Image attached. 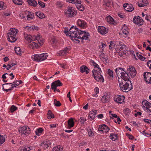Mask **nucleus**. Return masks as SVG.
Segmentation results:
<instances>
[{
  "instance_id": "1",
  "label": "nucleus",
  "mask_w": 151,
  "mask_h": 151,
  "mask_svg": "<svg viewBox=\"0 0 151 151\" xmlns=\"http://www.w3.org/2000/svg\"><path fill=\"white\" fill-rule=\"evenodd\" d=\"M90 63L94 66L95 68H96L97 69L96 70L93 69L92 71L94 78L97 81H102L103 82L104 81V79L102 75L100 74L101 73V70L99 65L93 60H91Z\"/></svg>"
},
{
  "instance_id": "2",
  "label": "nucleus",
  "mask_w": 151,
  "mask_h": 151,
  "mask_svg": "<svg viewBox=\"0 0 151 151\" xmlns=\"http://www.w3.org/2000/svg\"><path fill=\"white\" fill-rule=\"evenodd\" d=\"M67 35H69L71 38H76L77 39H81L82 40H88V37L90 36L88 32L81 31V30L73 31V32L68 33Z\"/></svg>"
},
{
  "instance_id": "3",
  "label": "nucleus",
  "mask_w": 151,
  "mask_h": 151,
  "mask_svg": "<svg viewBox=\"0 0 151 151\" xmlns=\"http://www.w3.org/2000/svg\"><path fill=\"white\" fill-rule=\"evenodd\" d=\"M119 86L123 92H127L132 88L131 85L129 86L128 83L129 81H125L119 79Z\"/></svg>"
},
{
  "instance_id": "4",
  "label": "nucleus",
  "mask_w": 151,
  "mask_h": 151,
  "mask_svg": "<svg viewBox=\"0 0 151 151\" xmlns=\"http://www.w3.org/2000/svg\"><path fill=\"white\" fill-rule=\"evenodd\" d=\"M48 56L47 53L35 54L32 56V58L33 60L37 61H42L45 60Z\"/></svg>"
},
{
  "instance_id": "5",
  "label": "nucleus",
  "mask_w": 151,
  "mask_h": 151,
  "mask_svg": "<svg viewBox=\"0 0 151 151\" xmlns=\"http://www.w3.org/2000/svg\"><path fill=\"white\" fill-rule=\"evenodd\" d=\"M65 16L68 17H73L76 14V12L72 7H68L65 12Z\"/></svg>"
},
{
  "instance_id": "6",
  "label": "nucleus",
  "mask_w": 151,
  "mask_h": 151,
  "mask_svg": "<svg viewBox=\"0 0 151 151\" xmlns=\"http://www.w3.org/2000/svg\"><path fill=\"white\" fill-rule=\"evenodd\" d=\"M19 129V133L22 135L27 136L30 133V128L27 126L20 127Z\"/></svg>"
},
{
  "instance_id": "7",
  "label": "nucleus",
  "mask_w": 151,
  "mask_h": 151,
  "mask_svg": "<svg viewBox=\"0 0 151 151\" xmlns=\"http://www.w3.org/2000/svg\"><path fill=\"white\" fill-rule=\"evenodd\" d=\"M120 46L118 52L119 55L121 57L123 56L124 55H126V53L127 52L126 46L124 45H120Z\"/></svg>"
},
{
  "instance_id": "8",
  "label": "nucleus",
  "mask_w": 151,
  "mask_h": 151,
  "mask_svg": "<svg viewBox=\"0 0 151 151\" xmlns=\"http://www.w3.org/2000/svg\"><path fill=\"white\" fill-rule=\"evenodd\" d=\"M133 20L134 23L139 25H142L144 22L143 19L139 16L137 17H134L133 19Z\"/></svg>"
},
{
  "instance_id": "9",
  "label": "nucleus",
  "mask_w": 151,
  "mask_h": 151,
  "mask_svg": "<svg viewBox=\"0 0 151 151\" xmlns=\"http://www.w3.org/2000/svg\"><path fill=\"white\" fill-rule=\"evenodd\" d=\"M32 38H33L32 41H35L36 40L37 42H38L40 45H41L43 43L44 40L42 37H40L39 34H37L36 36H32Z\"/></svg>"
},
{
  "instance_id": "10",
  "label": "nucleus",
  "mask_w": 151,
  "mask_h": 151,
  "mask_svg": "<svg viewBox=\"0 0 151 151\" xmlns=\"http://www.w3.org/2000/svg\"><path fill=\"white\" fill-rule=\"evenodd\" d=\"M142 104L143 108L145 107L147 111L151 112V103L147 100H145L142 101Z\"/></svg>"
},
{
  "instance_id": "11",
  "label": "nucleus",
  "mask_w": 151,
  "mask_h": 151,
  "mask_svg": "<svg viewBox=\"0 0 151 151\" xmlns=\"http://www.w3.org/2000/svg\"><path fill=\"white\" fill-rule=\"evenodd\" d=\"M123 7L125 10L128 12H131L134 10V8L131 4H129L127 3L124 4Z\"/></svg>"
},
{
  "instance_id": "12",
  "label": "nucleus",
  "mask_w": 151,
  "mask_h": 151,
  "mask_svg": "<svg viewBox=\"0 0 151 151\" xmlns=\"http://www.w3.org/2000/svg\"><path fill=\"white\" fill-rule=\"evenodd\" d=\"M109 128L105 124H104L100 126L98 128V130L104 132H108L109 130Z\"/></svg>"
},
{
  "instance_id": "13",
  "label": "nucleus",
  "mask_w": 151,
  "mask_h": 151,
  "mask_svg": "<svg viewBox=\"0 0 151 151\" xmlns=\"http://www.w3.org/2000/svg\"><path fill=\"white\" fill-rule=\"evenodd\" d=\"M78 25L82 28L86 27L87 24L86 22L83 20L78 19L77 22Z\"/></svg>"
},
{
  "instance_id": "14",
  "label": "nucleus",
  "mask_w": 151,
  "mask_h": 151,
  "mask_svg": "<svg viewBox=\"0 0 151 151\" xmlns=\"http://www.w3.org/2000/svg\"><path fill=\"white\" fill-rule=\"evenodd\" d=\"M41 46L39 44H38L37 42H33L32 43H30L29 45V47L33 49L38 48Z\"/></svg>"
},
{
  "instance_id": "15",
  "label": "nucleus",
  "mask_w": 151,
  "mask_h": 151,
  "mask_svg": "<svg viewBox=\"0 0 151 151\" xmlns=\"http://www.w3.org/2000/svg\"><path fill=\"white\" fill-rule=\"evenodd\" d=\"M128 73L129 72L131 76L132 77L135 76L136 74V71L135 68L133 67L129 68L128 69Z\"/></svg>"
},
{
  "instance_id": "16",
  "label": "nucleus",
  "mask_w": 151,
  "mask_h": 151,
  "mask_svg": "<svg viewBox=\"0 0 151 151\" xmlns=\"http://www.w3.org/2000/svg\"><path fill=\"white\" fill-rule=\"evenodd\" d=\"M12 83H6L3 84V90L7 92L11 90L12 89L10 87V84Z\"/></svg>"
},
{
  "instance_id": "17",
  "label": "nucleus",
  "mask_w": 151,
  "mask_h": 151,
  "mask_svg": "<svg viewBox=\"0 0 151 151\" xmlns=\"http://www.w3.org/2000/svg\"><path fill=\"white\" fill-rule=\"evenodd\" d=\"M98 30L99 32L102 35L105 34L107 32L106 28L103 26H99Z\"/></svg>"
},
{
  "instance_id": "18",
  "label": "nucleus",
  "mask_w": 151,
  "mask_h": 151,
  "mask_svg": "<svg viewBox=\"0 0 151 151\" xmlns=\"http://www.w3.org/2000/svg\"><path fill=\"white\" fill-rule=\"evenodd\" d=\"M97 114V111L94 110L90 111L89 113L88 117L91 120H93L95 118Z\"/></svg>"
},
{
  "instance_id": "19",
  "label": "nucleus",
  "mask_w": 151,
  "mask_h": 151,
  "mask_svg": "<svg viewBox=\"0 0 151 151\" xmlns=\"http://www.w3.org/2000/svg\"><path fill=\"white\" fill-rule=\"evenodd\" d=\"M80 71L82 73L85 72L86 74H88L89 73V70L86 65H82L80 68Z\"/></svg>"
},
{
  "instance_id": "20",
  "label": "nucleus",
  "mask_w": 151,
  "mask_h": 151,
  "mask_svg": "<svg viewBox=\"0 0 151 151\" xmlns=\"http://www.w3.org/2000/svg\"><path fill=\"white\" fill-rule=\"evenodd\" d=\"M137 3L138 6L142 7L147 6L149 3L147 0H142V1H140Z\"/></svg>"
},
{
  "instance_id": "21",
  "label": "nucleus",
  "mask_w": 151,
  "mask_h": 151,
  "mask_svg": "<svg viewBox=\"0 0 151 151\" xmlns=\"http://www.w3.org/2000/svg\"><path fill=\"white\" fill-rule=\"evenodd\" d=\"M109 96L107 94H105L102 97L101 101L103 103H107L109 101Z\"/></svg>"
},
{
  "instance_id": "22",
  "label": "nucleus",
  "mask_w": 151,
  "mask_h": 151,
  "mask_svg": "<svg viewBox=\"0 0 151 151\" xmlns=\"http://www.w3.org/2000/svg\"><path fill=\"white\" fill-rule=\"evenodd\" d=\"M123 79V80L125 81H129V77L128 74L125 71L123 72L120 76Z\"/></svg>"
},
{
  "instance_id": "23",
  "label": "nucleus",
  "mask_w": 151,
  "mask_h": 151,
  "mask_svg": "<svg viewBox=\"0 0 151 151\" xmlns=\"http://www.w3.org/2000/svg\"><path fill=\"white\" fill-rule=\"evenodd\" d=\"M125 97L124 96H119L115 99L114 101L116 102L121 104L124 101Z\"/></svg>"
},
{
  "instance_id": "24",
  "label": "nucleus",
  "mask_w": 151,
  "mask_h": 151,
  "mask_svg": "<svg viewBox=\"0 0 151 151\" xmlns=\"http://www.w3.org/2000/svg\"><path fill=\"white\" fill-rule=\"evenodd\" d=\"M68 125L67 128L70 129L71 128L73 127L74 125V122L73 121L72 118H70L68 120Z\"/></svg>"
},
{
  "instance_id": "25",
  "label": "nucleus",
  "mask_w": 151,
  "mask_h": 151,
  "mask_svg": "<svg viewBox=\"0 0 151 151\" xmlns=\"http://www.w3.org/2000/svg\"><path fill=\"white\" fill-rule=\"evenodd\" d=\"M33 149V147H27V148L21 146L18 150L17 151H29Z\"/></svg>"
},
{
  "instance_id": "26",
  "label": "nucleus",
  "mask_w": 151,
  "mask_h": 151,
  "mask_svg": "<svg viewBox=\"0 0 151 151\" xmlns=\"http://www.w3.org/2000/svg\"><path fill=\"white\" fill-rule=\"evenodd\" d=\"M79 30H79L76 27L73 26L71 27L69 31H64V33L66 34V35H67L68 34V33H69L73 32V31L74 32L76 31H79Z\"/></svg>"
},
{
  "instance_id": "27",
  "label": "nucleus",
  "mask_w": 151,
  "mask_h": 151,
  "mask_svg": "<svg viewBox=\"0 0 151 151\" xmlns=\"http://www.w3.org/2000/svg\"><path fill=\"white\" fill-rule=\"evenodd\" d=\"M27 2L29 5L35 7L37 5V3L35 0H27Z\"/></svg>"
},
{
  "instance_id": "28",
  "label": "nucleus",
  "mask_w": 151,
  "mask_h": 151,
  "mask_svg": "<svg viewBox=\"0 0 151 151\" xmlns=\"http://www.w3.org/2000/svg\"><path fill=\"white\" fill-rule=\"evenodd\" d=\"M15 36L13 35H7V40L11 42H14L17 40V39L15 38Z\"/></svg>"
},
{
  "instance_id": "29",
  "label": "nucleus",
  "mask_w": 151,
  "mask_h": 151,
  "mask_svg": "<svg viewBox=\"0 0 151 151\" xmlns=\"http://www.w3.org/2000/svg\"><path fill=\"white\" fill-rule=\"evenodd\" d=\"M18 31L17 29H11L10 32L7 33L8 35H13L16 36V34L18 32Z\"/></svg>"
},
{
  "instance_id": "30",
  "label": "nucleus",
  "mask_w": 151,
  "mask_h": 151,
  "mask_svg": "<svg viewBox=\"0 0 151 151\" xmlns=\"http://www.w3.org/2000/svg\"><path fill=\"white\" fill-rule=\"evenodd\" d=\"M124 71V69L121 68H116L115 70V71L118 76L121 75Z\"/></svg>"
},
{
  "instance_id": "31",
  "label": "nucleus",
  "mask_w": 151,
  "mask_h": 151,
  "mask_svg": "<svg viewBox=\"0 0 151 151\" xmlns=\"http://www.w3.org/2000/svg\"><path fill=\"white\" fill-rule=\"evenodd\" d=\"M144 78L147 82L150 78H151V73L149 72H146L144 73Z\"/></svg>"
},
{
  "instance_id": "32",
  "label": "nucleus",
  "mask_w": 151,
  "mask_h": 151,
  "mask_svg": "<svg viewBox=\"0 0 151 151\" xmlns=\"http://www.w3.org/2000/svg\"><path fill=\"white\" fill-rule=\"evenodd\" d=\"M51 143L50 141L42 143L41 145V146L43 147L44 149H45L46 148L49 147Z\"/></svg>"
},
{
  "instance_id": "33",
  "label": "nucleus",
  "mask_w": 151,
  "mask_h": 151,
  "mask_svg": "<svg viewBox=\"0 0 151 151\" xmlns=\"http://www.w3.org/2000/svg\"><path fill=\"white\" fill-rule=\"evenodd\" d=\"M68 50V48H65L64 50L60 51L57 54V55L60 56H63L65 55L67 52Z\"/></svg>"
},
{
  "instance_id": "34",
  "label": "nucleus",
  "mask_w": 151,
  "mask_h": 151,
  "mask_svg": "<svg viewBox=\"0 0 151 151\" xmlns=\"http://www.w3.org/2000/svg\"><path fill=\"white\" fill-rule=\"evenodd\" d=\"M36 14L39 18L40 19L44 18L45 17V14L41 12L40 11L37 12L36 13Z\"/></svg>"
},
{
  "instance_id": "35",
  "label": "nucleus",
  "mask_w": 151,
  "mask_h": 151,
  "mask_svg": "<svg viewBox=\"0 0 151 151\" xmlns=\"http://www.w3.org/2000/svg\"><path fill=\"white\" fill-rule=\"evenodd\" d=\"M106 20L108 23L111 24H113L114 23V21L113 19L110 16H108L107 17Z\"/></svg>"
},
{
  "instance_id": "36",
  "label": "nucleus",
  "mask_w": 151,
  "mask_h": 151,
  "mask_svg": "<svg viewBox=\"0 0 151 151\" xmlns=\"http://www.w3.org/2000/svg\"><path fill=\"white\" fill-rule=\"evenodd\" d=\"M28 14L26 16V18L27 20H30L34 17V14L29 12H28Z\"/></svg>"
},
{
  "instance_id": "37",
  "label": "nucleus",
  "mask_w": 151,
  "mask_h": 151,
  "mask_svg": "<svg viewBox=\"0 0 151 151\" xmlns=\"http://www.w3.org/2000/svg\"><path fill=\"white\" fill-rule=\"evenodd\" d=\"M63 148L61 146L58 145L54 147L52 151H63Z\"/></svg>"
},
{
  "instance_id": "38",
  "label": "nucleus",
  "mask_w": 151,
  "mask_h": 151,
  "mask_svg": "<svg viewBox=\"0 0 151 151\" xmlns=\"http://www.w3.org/2000/svg\"><path fill=\"white\" fill-rule=\"evenodd\" d=\"M54 117V115L52 113L51 111L49 110L48 112L47 115V117L49 119H51V118H53Z\"/></svg>"
},
{
  "instance_id": "39",
  "label": "nucleus",
  "mask_w": 151,
  "mask_h": 151,
  "mask_svg": "<svg viewBox=\"0 0 151 151\" xmlns=\"http://www.w3.org/2000/svg\"><path fill=\"white\" fill-rule=\"evenodd\" d=\"M76 6L78 9L81 11H82L84 9L83 6L81 4V3L76 5Z\"/></svg>"
},
{
  "instance_id": "40",
  "label": "nucleus",
  "mask_w": 151,
  "mask_h": 151,
  "mask_svg": "<svg viewBox=\"0 0 151 151\" xmlns=\"http://www.w3.org/2000/svg\"><path fill=\"white\" fill-rule=\"evenodd\" d=\"M52 83H54L55 84L54 86H55L56 87L58 86H62V83L59 80H57L53 82Z\"/></svg>"
},
{
  "instance_id": "41",
  "label": "nucleus",
  "mask_w": 151,
  "mask_h": 151,
  "mask_svg": "<svg viewBox=\"0 0 151 151\" xmlns=\"http://www.w3.org/2000/svg\"><path fill=\"white\" fill-rule=\"evenodd\" d=\"M25 39L28 42L30 43L31 42L33 38H32V36L30 35H27L25 37Z\"/></svg>"
},
{
  "instance_id": "42",
  "label": "nucleus",
  "mask_w": 151,
  "mask_h": 151,
  "mask_svg": "<svg viewBox=\"0 0 151 151\" xmlns=\"http://www.w3.org/2000/svg\"><path fill=\"white\" fill-rule=\"evenodd\" d=\"M13 1L15 4L19 5H22L23 3L22 0H13Z\"/></svg>"
},
{
  "instance_id": "43",
  "label": "nucleus",
  "mask_w": 151,
  "mask_h": 151,
  "mask_svg": "<svg viewBox=\"0 0 151 151\" xmlns=\"http://www.w3.org/2000/svg\"><path fill=\"white\" fill-rule=\"evenodd\" d=\"M108 73L110 76L109 78L110 79L112 80L113 79L114 75L112 71L109 69L108 70Z\"/></svg>"
},
{
  "instance_id": "44",
  "label": "nucleus",
  "mask_w": 151,
  "mask_h": 151,
  "mask_svg": "<svg viewBox=\"0 0 151 151\" xmlns=\"http://www.w3.org/2000/svg\"><path fill=\"white\" fill-rule=\"evenodd\" d=\"M111 5V2L109 0H104L103 5L109 7Z\"/></svg>"
},
{
  "instance_id": "45",
  "label": "nucleus",
  "mask_w": 151,
  "mask_h": 151,
  "mask_svg": "<svg viewBox=\"0 0 151 151\" xmlns=\"http://www.w3.org/2000/svg\"><path fill=\"white\" fill-rule=\"evenodd\" d=\"M15 51L18 55H20L21 54V49L19 47H15Z\"/></svg>"
},
{
  "instance_id": "46",
  "label": "nucleus",
  "mask_w": 151,
  "mask_h": 151,
  "mask_svg": "<svg viewBox=\"0 0 151 151\" xmlns=\"http://www.w3.org/2000/svg\"><path fill=\"white\" fill-rule=\"evenodd\" d=\"M54 104L56 106H60L61 105V104L59 101H58L56 99L54 100Z\"/></svg>"
},
{
  "instance_id": "47",
  "label": "nucleus",
  "mask_w": 151,
  "mask_h": 151,
  "mask_svg": "<svg viewBox=\"0 0 151 151\" xmlns=\"http://www.w3.org/2000/svg\"><path fill=\"white\" fill-rule=\"evenodd\" d=\"M100 58L101 59H103L104 60H105L106 63H107V59L106 58L104 55V54L103 53H101V54L100 55Z\"/></svg>"
},
{
  "instance_id": "48",
  "label": "nucleus",
  "mask_w": 151,
  "mask_h": 151,
  "mask_svg": "<svg viewBox=\"0 0 151 151\" xmlns=\"http://www.w3.org/2000/svg\"><path fill=\"white\" fill-rule=\"evenodd\" d=\"M110 136L111 137L110 138L112 140H115L117 138V134L114 135L113 134H111L110 135Z\"/></svg>"
},
{
  "instance_id": "49",
  "label": "nucleus",
  "mask_w": 151,
  "mask_h": 151,
  "mask_svg": "<svg viewBox=\"0 0 151 151\" xmlns=\"http://www.w3.org/2000/svg\"><path fill=\"white\" fill-rule=\"evenodd\" d=\"M5 140V138L3 136L0 135V145L3 144Z\"/></svg>"
},
{
  "instance_id": "50",
  "label": "nucleus",
  "mask_w": 151,
  "mask_h": 151,
  "mask_svg": "<svg viewBox=\"0 0 151 151\" xmlns=\"http://www.w3.org/2000/svg\"><path fill=\"white\" fill-rule=\"evenodd\" d=\"M43 130V129L41 128L37 129V130L35 131L36 134L37 135H39V133H42Z\"/></svg>"
},
{
  "instance_id": "51",
  "label": "nucleus",
  "mask_w": 151,
  "mask_h": 151,
  "mask_svg": "<svg viewBox=\"0 0 151 151\" xmlns=\"http://www.w3.org/2000/svg\"><path fill=\"white\" fill-rule=\"evenodd\" d=\"M17 109V107L15 106L12 105L10 108V111L11 112H13L15 111Z\"/></svg>"
},
{
  "instance_id": "52",
  "label": "nucleus",
  "mask_w": 151,
  "mask_h": 151,
  "mask_svg": "<svg viewBox=\"0 0 151 151\" xmlns=\"http://www.w3.org/2000/svg\"><path fill=\"white\" fill-rule=\"evenodd\" d=\"M38 3L40 6L42 8H44L45 7V5L44 3L40 1H38Z\"/></svg>"
},
{
  "instance_id": "53",
  "label": "nucleus",
  "mask_w": 151,
  "mask_h": 151,
  "mask_svg": "<svg viewBox=\"0 0 151 151\" xmlns=\"http://www.w3.org/2000/svg\"><path fill=\"white\" fill-rule=\"evenodd\" d=\"M5 6L4 5V3L2 1H0V9H5Z\"/></svg>"
},
{
  "instance_id": "54",
  "label": "nucleus",
  "mask_w": 151,
  "mask_h": 151,
  "mask_svg": "<svg viewBox=\"0 0 151 151\" xmlns=\"http://www.w3.org/2000/svg\"><path fill=\"white\" fill-rule=\"evenodd\" d=\"M86 121V119L83 117H81L80 119V122L81 124H83L85 121Z\"/></svg>"
},
{
  "instance_id": "55",
  "label": "nucleus",
  "mask_w": 151,
  "mask_h": 151,
  "mask_svg": "<svg viewBox=\"0 0 151 151\" xmlns=\"http://www.w3.org/2000/svg\"><path fill=\"white\" fill-rule=\"evenodd\" d=\"M16 65V63H12L11 64H8L7 65V66H9V67L6 68V69L7 70H9L11 67H13L14 66Z\"/></svg>"
},
{
  "instance_id": "56",
  "label": "nucleus",
  "mask_w": 151,
  "mask_h": 151,
  "mask_svg": "<svg viewBox=\"0 0 151 151\" xmlns=\"http://www.w3.org/2000/svg\"><path fill=\"white\" fill-rule=\"evenodd\" d=\"M19 85V84L17 83V82H16V83L12 84L11 86V88L12 89L14 87L17 86Z\"/></svg>"
},
{
  "instance_id": "57",
  "label": "nucleus",
  "mask_w": 151,
  "mask_h": 151,
  "mask_svg": "<svg viewBox=\"0 0 151 151\" xmlns=\"http://www.w3.org/2000/svg\"><path fill=\"white\" fill-rule=\"evenodd\" d=\"M81 0H73V4L76 5H78V4H80L81 3Z\"/></svg>"
},
{
  "instance_id": "58",
  "label": "nucleus",
  "mask_w": 151,
  "mask_h": 151,
  "mask_svg": "<svg viewBox=\"0 0 151 151\" xmlns=\"http://www.w3.org/2000/svg\"><path fill=\"white\" fill-rule=\"evenodd\" d=\"M55 84L54 83H52L51 86V88L52 89L54 90V92L55 91H56L57 87L55 86H54Z\"/></svg>"
},
{
  "instance_id": "59",
  "label": "nucleus",
  "mask_w": 151,
  "mask_h": 151,
  "mask_svg": "<svg viewBox=\"0 0 151 151\" xmlns=\"http://www.w3.org/2000/svg\"><path fill=\"white\" fill-rule=\"evenodd\" d=\"M20 17L24 19L25 20H27L26 18V15L25 14H20Z\"/></svg>"
},
{
  "instance_id": "60",
  "label": "nucleus",
  "mask_w": 151,
  "mask_h": 151,
  "mask_svg": "<svg viewBox=\"0 0 151 151\" xmlns=\"http://www.w3.org/2000/svg\"><path fill=\"white\" fill-rule=\"evenodd\" d=\"M126 135L129 138V139L132 140L133 139L134 137L132 135H131L127 133H126Z\"/></svg>"
},
{
  "instance_id": "61",
  "label": "nucleus",
  "mask_w": 151,
  "mask_h": 151,
  "mask_svg": "<svg viewBox=\"0 0 151 151\" xmlns=\"http://www.w3.org/2000/svg\"><path fill=\"white\" fill-rule=\"evenodd\" d=\"M30 28H32V30H34L35 29L37 30L38 29V27L35 25H32L31 26V27H30Z\"/></svg>"
},
{
  "instance_id": "62",
  "label": "nucleus",
  "mask_w": 151,
  "mask_h": 151,
  "mask_svg": "<svg viewBox=\"0 0 151 151\" xmlns=\"http://www.w3.org/2000/svg\"><path fill=\"white\" fill-rule=\"evenodd\" d=\"M30 27H31V26L29 27V26H26L25 27H24V28L26 30H27L28 31H29L32 30V28H30Z\"/></svg>"
},
{
  "instance_id": "63",
  "label": "nucleus",
  "mask_w": 151,
  "mask_h": 151,
  "mask_svg": "<svg viewBox=\"0 0 151 151\" xmlns=\"http://www.w3.org/2000/svg\"><path fill=\"white\" fill-rule=\"evenodd\" d=\"M57 5L60 7H61L62 6V4L61 2L58 1L56 3Z\"/></svg>"
},
{
  "instance_id": "64",
  "label": "nucleus",
  "mask_w": 151,
  "mask_h": 151,
  "mask_svg": "<svg viewBox=\"0 0 151 151\" xmlns=\"http://www.w3.org/2000/svg\"><path fill=\"white\" fill-rule=\"evenodd\" d=\"M147 63L148 67L151 69V60H149Z\"/></svg>"
}]
</instances>
